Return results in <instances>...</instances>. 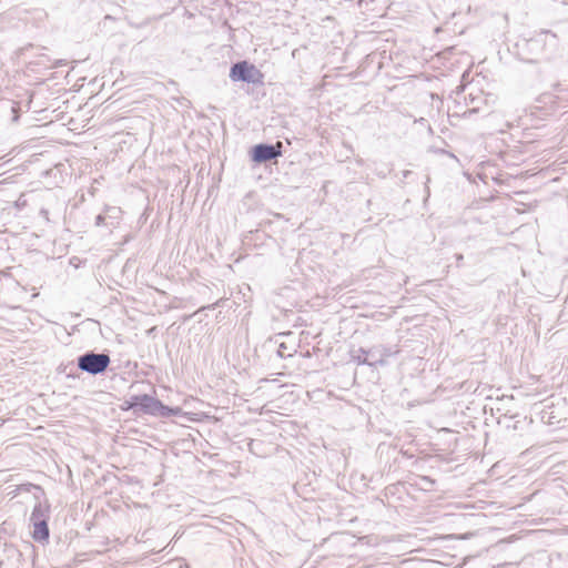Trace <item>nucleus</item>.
Instances as JSON below:
<instances>
[{
  "label": "nucleus",
  "mask_w": 568,
  "mask_h": 568,
  "mask_svg": "<svg viewBox=\"0 0 568 568\" xmlns=\"http://www.w3.org/2000/svg\"><path fill=\"white\" fill-rule=\"evenodd\" d=\"M135 405H139L145 413L160 417L175 416L181 413V408L165 406L150 395L136 396Z\"/></svg>",
  "instance_id": "1"
},
{
  "label": "nucleus",
  "mask_w": 568,
  "mask_h": 568,
  "mask_svg": "<svg viewBox=\"0 0 568 568\" xmlns=\"http://www.w3.org/2000/svg\"><path fill=\"white\" fill-rule=\"evenodd\" d=\"M49 506L37 503L30 516V523L33 525V538L36 540H47L49 538L48 528Z\"/></svg>",
  "instance_id": "2"
},
{
  "label": "nucleus",
  "mask_w": 568,
  "mask_h": 568,
  "mask_svg": "<svg viewBox=\"0 0 568 568\" xmlns=\"http://www.w3.org/2000/svg\"><path fill=\"white\" fill-rule=\"evenodd\" d=\"M110 364V357L103 353H87L78 358V366L81 371L92 375L103 373Z\"/></svg>",
  "instance_id": "3"
},
{
  "label": "nucleus",
  "mask_w": 568,
  "mask_h": 568,
  "mask_svg": "<svg viewBox=\"0 0 568 568\" xmlns=\"http://www.w3.org/2000/svg\"><path fill=\"white\" fill-rule=\"evenodd\" d=\"M230 78L233 81L256 83L261 78V72L253 64L242 61L231 68Z\"/></svg>",
  "instance_id": "4"
},
{
  "label": "nucleus",
  "mask_w": 568,
  "mask_h": 568,
  "mask_svg": "<svg viewBox=\"0 0 568 568\" xmlns=\"http://www.w3.org/2000/svg\"><path fill=\"white\" fill-rule=\"evenodd\" d=\"M278 155H281V151L270 144H258L253 151V160L258 163L273 160Z\"/></svg>",
  "instance_id": "5"
},
{
  "label": "nucleus",
  "mask_w": 568,
  "mask_h": 568,
  "mask_svg": "<svg viewBox=\"0 0 568 568\" xmlns=\"http://www.w3.org/2000/svg\"><path fill=\"white\" fill-rule=\"evenodd\" d=\"M368 354H369L368 352L364 351L363 348H359L357 352L352 353V359L359 365L365 364V365H369V366H376V365L385 364V359L383 357L375 359V361H369Z\"/></svg>",
  "instance_id": "6"
},
{
  "label": "nucleus",
  "mask_w": 568,
  "mask_h": 568,
  "mask_svg": "<svg viewBox=\"0 0 568 568\" xmlns=\"http://www.w3.org/2000/svg\"><path fill=\"white\" fill-rule=\"evenodd\" d=\"M120 214H121V211L118 207H108L105 211V216L112 217V219H118L120 216Z\"/></svg>",
  "instance_id": "7"
},
{
  "label": "nucleus",
  "mask_w": 568,
  "mask_h": 568,
  "mask_svg": "<svg viewBox=\"0 0 568 568\" xmlns=\"http://www.w3.org/2000/svg\"><path fill=\"white\" fill-rule=\"evenodd\" d=\"M105 219H106V216H105V215H103V214H99V215L95 217V225H97V226L104 225V224H105Z\"/></svg>",
  "instance_id": "8"
}]
</instances>
